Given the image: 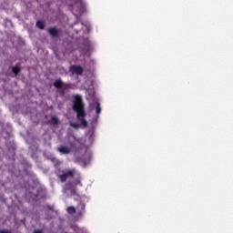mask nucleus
Returning <instances> with one entry per match:
<instances>
[{"label": "nucleus", "mask_w": 233, "mask_h": 233, "mask_svg": "<svg viewBox=\"0 0 233 233\" xmlns=\"http://www.w3.org/2000/svg\"><path fill=\"white\" fill-rule=\"evenodd\" d=\"M67 213L68 214H76V207L70 206L67 208Z\"/></svg>", "instance_id": "nucleus-13"}, {"label": "nucleus", "mask_w": 233, "mask_h": 233, "mask_svg": "<svg viewBox=\"0 0 233 233\" xmlns=\"http://www.w3.org/2000/svg\"><path fill=\"white\" fill-rule=\"evenodd\" d=\"M73 110L76 113V117L78 121H80L84 128H86V127H88V122H86V120L85 119V117H86V112L85 111L83 97L79 95H76L75 96V100L73 102Z\"/></svg>", "instance_id": "nucleus-1"}, {"label": "nucleus", "mask_w": 233, "mask_h": 233, "mask_svg": "<svg viewBox=\"0 0 233 233\" xmlns=\"http://www.w3.org/2000/svg\"><path fill=\"white\" fill-rule=\"evenodd\" d=\"M36 26H37V28H39L40 30H45V26H46L45 21H43V20H38V21L36 22Z\"/></svg>", "instance_id": "nucleus-10"}, {"label": "nucleus", "mask_w": 233, "mask_h": 233, "mask_svg": "<svg viewBox=\"0 0 233 233\" xmlns=\"http://www.w3.org/2000/svg\"><path fill=\"white\" fill-rule=\"evenodd\" d=\"M87 99H91L92 101H96V91L91 89L88 91V97Z\"/></svg>", "instance_id": "nucleus-9"}, {"label": "nucleus", "mask_w": 233, "mask_h": 233, "mask_svg": "<svg viewBox=\"0 0 233 233\" xmlns=\"http://www.w3.org/2000/svg\"><path fill=\"white\" fill-rule=\"evenodd\" d=\"M76 34H79L80 30L79 29H75Z\"/></svg>", "instance_id": "nucleus-19"}, {"label": "nucleus", "mask_w": 233, "mask_h": 233, "mask_svg": "<svg viewBox=\"0 0 233 233\" xmlns=\"http://www.w3.org/2000/svg\"><path fill=\"white\" fill-rule=\"evenodd\" d=\"M53 86L60 90L62 96H65V90H68L70 88V84H65L61 78L55 80Z\"/></svg>", "instance_id": "nucleus-3"}, {"label": "nucleus", "mask_w": 233, "mask_h": 233, "mask_svg": "<svg viewBox=\"0 0 233 233\" xmlns=\"http://www.w3.org/2000/svg\"><path fill=\"white\" fill-rule=\"evenodd\" d=\"M69 71L73 75L83 76V72H85V69H83V67H81V66L79 65H73L69 67Z\"/></svg>", "instance_id": "nucleus-5"}, {"label": "nucleus", "mask_w": 233, "mask_h": 233, "mask_svg": "<svg viewBox=\"0 0 233 233\" xmlns=\"http://www.w3.org/2000/svg\"><path fill=\"white\" fill-rule=\"evenodd\" d=\"M0 233H12V231L4 229V230H1Z\"/></svg>", "instance_id": "nucleus-18"}, {"label": "nucleus", "mask_w": 233, "mask_h": 233, "mask_svg": "<svg viewBox=\"0 0 233 233\" xmlns=\"http://www.w3.org/2000/svg\"><path fill=\"white\" fill-rule=\"evenodd\" d=\"M81 26H83V23H81Z\"/></svg>", "instance_id": "nucleus-21"}, {"label": "nucleus", "mask_w": 233, "mask_h": 233, "mask_svg": "<svg viewBox=\"0 0 233 233\" xmlns=\"http://www.w3.org/2000/svg\"><path fill=\"white\" fill-rule=\"evenodd\" d=\"M76 3H79L82 8H85V5L83 4V0H76Z\"/></svg>", "instance_id": "nucleus-16"}, {"label": "nucleus", "mask_w": 233, "mask_h": 233, "mask_svg": "<svg viewBox=\"0 0 233 233\" xmlns=\"http://www.w3.org/2000/svg\"><path fill=\"white\" fill-rule=\"evenodd\" d=\"M77 185L78 187H83V183H81V175H78L74 181H68L65 186L66 190H68L71 196H77Z\"/></svg>", "instance_id": "nucleus-2"}, {"label": "nucleus", "mask_w": 233, "mask_h": 233, "mask_svg": "<svg viewBox=\"0 0 233 233\" xmlns=\"http://www.w3.org/2000/svg\"><path fill=\"white\" fill-rule=\"evenodd\" d=\"M51 123H52V125H59V119L56 118V116H52Z\"/></svg>", "instance_id": "nucleus-14"}, {"label": "nucleus", "mask_w": 233, "mask_h": 233, "mask_svg": "<svg viewBox=\"0 0 233 233\" xmlns=\"http://www.w3.org/2000/svg\"><path fill=\"white\" fill-rule=\"evenodd\" d=\"M48 34H50V35L52 37H59L60 34H61V30H59L57 27L54 26V27H50L48 28Z\"/></svg>", "instance_id": "nucleus-7"}, {"label": "nucleus", "mask_w": 233, "mask_h": 233, "mask_svg": "<svg viewBox=\"0 0 233 233\" xmlns=\"http://www.w3.org/2000/svg\"><path fill=\"white\" fill-rule=\"evenodd\" d=\"M70 127H72L73 128H75L76 130H77V128H79L81 127V125L77 124V123H74L71 122L70 123Z\"/></svg>", "instance_id": "nucleus-15"}, {"label": "nucleus", "mask_w": 233, "mask_h": 233, "mask_svg": "<svg viewBox=\"0 0 233 233\" xmlns=\"http://www.w3.org/2000/svg\"><path fill=\"white\" fill-rule=\"evenodd\" d=\"M12 72L15 74V76H19V74H21V67L18 66H13Z\"/></svg>", "instance_id": "nucleus-11"}, {"label": "nucleus", "mask_w": 233, "mask_h": 233, "mask_svg": "<svg viewBox=\"0 0 233 233\" xmlns=\"http://www.w3.org/2000/svg\"><path fill=\"white\" fill-rule=\"evenodd\" d=\"M76 169H69L66 171L62 172L61 175H58V177L60 178L61 183H66L70 177L74 178V176H76Z\"/></svg>", "instance_id": "nucleus-4"}, {"label": "nucleus", "mask_w": 233, "mask_h": 233, "mask_svg": "<svg viewBox=\"0 0 233 233\" xmlns=\"http://www.w3.org/2000/svg\"><path fill=\"white\" fill-rule=\"evenodd\" d=\"M96 112L97 114V116H99V114H101V104L99 103V101L96 102Z\"/></svg>", "instance_id": "nucleus-12"}, {"label": "nucleus", "mask_w": 233, "mask_h": 233, "mask_svg": "<svg viewBox=\"0 0 233 233\" xmlns=\"http://www.w3.org/2000/svg\"><path fill=\"white\" fill-rule=\"evenodd\" d=\"M86 207V205H85L83 202H79L76 208L78 210V216H83V214H85L86 212V210L85 209Z\"/></svg>", "instance_id": "nucleus-8"}, {"label": "nucleus", "mask_w": 233, "mask_h": 233, "mask_svg": "<svg viewBox=\"0 0 233 233\" xmlns=\"http://www.w3.org/2000/svg\"><path fill=\"white\" fill-rule=\"evenodd\" d=\"M57 151L64 155V156H66L68 154H72V148L69 147L68 146H60L58 148H57Z\"/></svg>", "instance_id": "nucleus-6"}, {"label": "nucleus", "mask_w": 233, "mask_h": 233, "mask_svg": "<svg viewBox=\"0 0 233 233\" xmlns=\"http://www.w3.org/2000/svg\"><path fill=\"white\" fill-rule=\"evenodd\" d=\"M33 233H44L43 229H35Z\"/></svg>", "instance_id": "nucleus-17"}, {"label": "nucleus", "mask_w": 233, "mask_h": 233, "mask_svg": "<svg viewBox=\"0 0 233 233\" xmlns=\"http://www.w3.org/2000/svg\"><path fill=\"white\" fill-rule=\"evenodd\" d=\"M49 210H52V207H48Z\"/></svg>", "instance_id": "nucleus-20"}]
</instances>
